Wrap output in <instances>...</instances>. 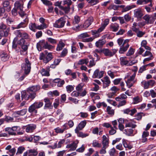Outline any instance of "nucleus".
I'll use <instances>...</instances> for the list:
<instances>
[{
	"label": "nucleus",
	"instance_id": "1",
	"mask_svg": "<svg viewBox=\"0 0 156 156\" xmlns=\"http://www.w3.org/2000/svg\"><path fill=\"white\" fill-rule=\"evenodd\" d=\"M21 67L23 70L24 71L25 73L27 75L30 72L31 69V63L27 58L24 60V62L21 65Z\"/></svg>",
	"mask_w": 156,
	"mask_h": 156
},
{
	"label": "nucleus",
	"instance_id": "2",
	"mask_svg": "<svg viewBox=\"0 0 156 156\" xmlns=\"http://www.w3.org/2000/svg\"><path fill=\"white\" fill-rule=\"evenodd\" d=\"M66 23L65 19L63 17H61L54 24V27L56 28H60L63 27Z\"/></svg>",
	"mask_w": 156,
	"mask_h": 156
},
{
	"label": "nucleus",
	"instance_id": "3",
	"mask_svg": "<svg viewBox=\"0 0 156 156\" xmlns=\"http://www.w3.org/2000/svg\"><path fill=\"white\" fill-rule=\"evenodd\" d=\"M18 44L20 45L22 50L27 51L29 43L26 42L23 39L21 38L18 42Z\"/></svg>",
	"mask_w": 156,
	"mask_h": 156
},
{
	"label": "nucleus",
	"instance_id": "4",
	"mask_svg": "<svg viewBox=\"0 0 156 156\" xmlns=\"http://www.w3.org/2000/svg\"><path fill=\"white\" fill-rule=\"evenodd\" d=\"M14 8L18 9V13L21 12H24L23 10V3L21 1H17L14 3Z\"/></svg>",
	"mask_w": 156,
	"mask_h": 156
},
{
	"label": "nucleus",
	"instance_id": "5",
	"mask_svg": "<svg viewBox=\"0 0 156 156\" xmlns=\"http://www.w3.org/2000/svg\"><path fill=\"white\" fill-rule=\"evenodd\" d=\"M143 19L145 20L146 24H151L154 23L155 20V18L153 16L148 15H145L143 17Z\"/></svg>",
	"mask_w": 156,
	"mask_h": 156
},
{
	"label": "nucleus",
	"instance_id": "6",
	"mask_svg": "<svg viewBox=\"0 0 156 156\" xmlns=\"http://www.w3.org/2000/svg\"><path fill=\"white\" fill-rule=\"evenodd\" d=\"M136 76V73H134L132 75L130 76L126 82L127 86L128 88L131 87L134 83V80Z\"/></svg>",
	"mask_w": 156,
	"mask_h": 156
},
{
	"label": "nucleus",
	"instance_id": "7",
	"mask_svg": "<svg viewBox=\"0 0 156 156\" xmlns=\"http://www.w3.org/2000/svg\"><path fill=\"white\" fill-rule=\"evenodd\" d=\"M134 17L137 19H141L144 15L143 11L140 8L136 9L134 11Z\"/></svg>",
	"mask_w": 156,
	"mask_h": 156
},
{
	"label": "nucleus",
	"instance_id": "8",
	"mask_svg": "<svg viewBox=\"0 0 156 156\" xmlns=\"http://www.w3.org/2000/svg\"><path fill=\"white\" fill-rule=\"evenodd\" d=\"M10 28L8 27L5 29L0 30V37H8L10 33Z\"/></svg>",
	"mask_w": 156,
	"mask_h": 156
},
{
	"label": "nucleus",
	"instance_id": "9",
	"mask_svg": "<svg viewBox=\"0 0 156 156\" xmlns=\"http://www.w3.org/2000/svg\"><path fill=\"white\" fill-rule=\"evenodd\" d=\"M87 93L86 90L85 89L83 90L81 93H79L77 91H74L71 93V95L75 97H78L79 95L83 97L86 95Z\"/></svg>",
	"mask_w": 156,
	"mask_h": 156
},
{
	"label": "nucleus",
	"instance_id": "10",
	"mask_svg": "<svg viewBox=\"0 0 156 156\" xmlns=\"http://www.w3.org/2000/svg\"><path fill=\"white\" fill-rule=\"evenodd\" d=\"M94 19L92 16H90L85 21L83 25V27L84 28H88L92 23Z\"/></svg>",
	"mask_w": 156,
	"mask_h": 156
},
{
	"label": "nucleus",
	"instance_id": "11",
	"mask_svg": "<svg viewBox=\"0 0 156 156\" xmlns=\"http://www.w3.org/2000/svg\"><path fill=\"white\" fill-rule=\"evenodd\" d=\"M104 71H101L99 72L98 69H97L94 71L93 77L94 78H101L103 76Z\"/></svg>",
	"mask_w": 156,
	"mask_h": 156
},
{
	"label": "nucleus",
	"instance_id": "12",
	"mask_svg": "<svg viewBox=\"0 0 156 156\" xmlns=\"http://www.w3.org/2000/svg\"><path fill=\"white\" fill-rule=\"evenodd\" d=\"M103 83V87L105 88L108 87L111 83L110 81L108 76L105 77L103 79H101Z\"/></svg>",
	"mask_w": 156,
	"mask_h": 156
},
{
	"label": "nucleus",
	"instance_id": "13",
	"mask_svg": "<svg viewBox=\"0 0 156 156\" xmlns=\"http://www.w3.org/2000/svg\"><path fill=\"white\" fill-rule=\"evenodd\" d=\"M86 124V121H81L78 125V126L75 129V133H78L79 130H81L85 126Z\"/></svg>",
	"mask_w": 156,
	"mask_h": 156
},
{
	"label": "nucleus",
	"instance_id": "14",
	"mask_svg": "<svg viewBox=\"0 0 156 156\" xmlns=\"http://www.w3.org/2000/svg\"><path fill=\"white\" fill-rule=\"evenodd\" d=\"M120 64L122 66H129V61L126 57H122L120 58Z\"/></svg>",
	"mask_w": 156,
	"mask_h": 156
},
{
	"label": "nucleus",
	"instance_id": "15",
	"mask_svg": "<svg viewBox=\"0 0 156 156\" xmlns=\"http://www.w3.org/2000/svg\"><path fill=\"white\" fill-rule=\"evenodd\" d=\"M26 131L27 133H31L36 129V125L34 124H30L26 126Z\"/></svg>",
	"mask_w": 156,
	"mask_h": 156
},
{
	"label": "nucleus",
	"instance_id": "16",
	"mask_svg": "<svg viewBox=\"0 0 156 156\" xmlns=\"http://www.w3.org/2000/svg\"><path fill=\"white\" fill-rule=\"evenodd\" d=\"M119 28V26L118 23H111L109 27L110 30L113 32L117 31Z\"/></svg>",
	"mask_w": 156,
	"mask_h": 156
},
{
	"label": "nucleus",
	"instance_id": "17",
	"mask_svg": "<svg viewBox=\"0 0 156 156\" xmlns=\"http://www.w3.org/2000/svg\"><path fill=\"white\" fill-rule=\"evenodd\" d=\"M125 127L126 128L128 127H131L132 128H134L136 126V125L135 124V122L133 121L129 122L127 120H126L125 121Z\"/></svg>",
	"mask_w": 156,
	"mask_h": 156
},
{
	"label": "nucleus",
	"instance_id": "18",
	"mask_svg": "<svg viewBox=\"0 0 156 156\" xmlns=\"http://www.w3.org/2000/svg\"><path fill=\"white\" fill-rule=\"evenodd\" d=\"M45 42L44 40L40 41L37 44V48L39 51H41L42 48L44 47Z\"/></svg>",
	"mask_w": 156,
	"mask_h": 156
},
{
	"label": "nucleus",
	"instance_id": "19",
	"mask_svg": "<svg viewBox=\"0 0 156 156\" xmlns=\"http://www.w3.org/2000/svg\"><path fill=\"white\" fill-rule=\"evenodd\" d=\"M122 112L124 114H128L133 115L136 112V110L135 108L132 110H130L129 108H127L123 110Z\"/></svg>",
	"mask_w": 156,
	"mask_h": 156
},
{
	"label": "nucleus",
	"instance_id": "20",
	"mask_svg": "<svg viewBox=\"0 0 156 156\" xmlns=\"http://www.w3.org/2000/svg\"><path fill=\"white\" fill-rule=\"evenodd\" d=\"M27 112V109L24 108L20 111H15L14 112V114L15 115L23 116L26 114Z\"/></svg>",
	"mask_w": 156,
	"mask_h": 156
},
{
	"label": "nucleus",
	"instance_id": "21",
	"mask_svg": "<svg viewBox=\"0 0 156 156\" xmlns=\"http://www.w3.org/2000/svg\"><path fill=\"white\" fill-rule=\"evenodd\" d=\"M64 115V113L60 109H58L55 112V116L59 120L62 119Z\"/></svg>",
	"mask_w": 156,
	"mask_h": 156
},
{
	"label": "nucleus",
	"instance_id": "22",
	"mask_svg": "<svg viewBox=\"0 0 156 156\" xmlns=\"http://www.w3.org/2000/svg\"><path fill=\"white\" fill-rule=\"evenodd\" d=\"M129 47V45L128 44H126L125 45H122L119 51V52L120 54H123L126 51Z\"/></svg>",
	"mask_w": 156,
	"mask_h": 156
},
{
	"label": "nucleus",
	"instance_id": "23",
	"mask_svg": "<svg viewBox=\"0 0 156 156\" xmlns=\"http://www.w3.org/2000/svg\"><path fill=\"white\" fill-rule=\"evenodd\" d=\"M106 41L104 39L99 40L96 41L95 44L97 48H101L105 43Z\"/></svg>",
	"mask_w": 156,
	"mask_h": 156
},
{
	"label": "nucleus",
	"instance_id": "24",
	"mask_svg": "<svg viewBox=\"0 0 156 156\" xmlns=\"http://www.w3.org/2000/svg\"><path fill=\"white\" fill-rule=\"evenodd\" d=\"M133 130L132 129H126L123 131V133L129 136H133Z\"/></svg>",
	"mask_w": 156,
	"mask_h": 156
},
{
	"label": "nucleus",
	"instance_id": "25",
	"mask_svg": "<svg viewBox=\"0 0 156 156\" xmlns=\"http://www.w3.org/2000/svg\"><path fill=\"white\" fill-rule=\"evenodd\" d=\"M19 15L22 18L25 19L23 22H24L26 24L28 23V15L27 14L25 13L24 12H22L19 13Z\"/></svg>",
	"mask_w": 156,
	"mask_h": 156
},
{
	"label": "nucleus",
	"instance_id": "26",
	"mask_svg": "<svg viewBox=\"0 0 156 156\" xmlns=\"http://www.w3.org/2000/svg\"><path fill=\"white\" fill-rule=\"evenodd\" d=\"M102 52L106 56H108L109 57L112 56V51L108 49H102Z\"/></svg>",
	"mask_w": 156,
	"mask_h": 156
},
{
	"label": "nucleus",
	"instance_id": "27",
	"mask_svg": "<svg viewBox=\"0 0 156 156\" xmlns=\"http://www.w3.org/2000/svg\"><path fill=\"white\" fill-rule=\"evenodd\" d=\"M40 89V87L39 85L34 86L28 88L27 89L35 93V92L39 90Z\"/></svg>",
	"mask_w": 156,
	"mask_h": 156
},
{
	"label": "nucleus",
	"instance_id": "28",
	"mask_svg": "<svg viewBox=\"0 0 156 156\" xmlns=\"http://www.w3.org/2000/svg\"><path fill=\"white\" fill-rule=\"evenodd\" d=\"M67 126L65 124L62 126V129H61L59 127H57L55 129V132L57 133H62L66 129Z\"/></svg>",
	"mask_w": 156,
	"mask_h": 156
},
{
	"label": "nucleus",
	"instance_id": "29",
	"mask_svg": "<svg viewBox=\"0 0 156 156\" xmlns=\"http://www.w3.org/2000/svg\"><path fill=\"white\" fill-rule=\"evenodd\" d=\"M21 97L22 100L23 99L26 100H28L29 99V97H28V95L27 90L26 91H23L21 92Z\"/></svg>",
	"mask_w": 156,
	"mask_h": 156
},
{
	"label": "nucleus",
	"instance_id": "30",
	"mask_svg": "<svg viewBox=\"0 0 156 156\" xmlns=\"http://www.w3.org/2000/svg\"><path fill=\"white\" fill-rule=\"evenodd\" d=\"M0 56L1 60L3 61H7L9 59V58L7 54L5 52L2 53L0 55Z\"/></svg>",
	"mask_w": 156,
	"mask_h": 156
},
{
	"label": "nucleus",
	"instance_id": "31",
	"mask_svg": "<svg viewBox=\"0 0 156 156\" xmlns=\"http://www.w3.org/2000/svg\"><path fill=\"white\" fill-rule=\"evenodd\" d=\"M37 154V151L34 149L29 150H28V156H36Z\"/></svg>",
	"mask_w": 156,
	"mask_h": 156
},
{
	"label": "nucleus",
	"instance_id": "32",
	"mask_svg": "<svg viewBox=\"0 0 156 156\" xmlns=\"http://www.w3.org/2000/svg\"><path fill=\"white\" fill-rule=\"evenodd\" d=\"M52 58V56L51 53H49L44 59V62L46 63H48L49 61H50Z\"/></svg>",
	"mask_w": 156,
	"mask_h": 156
},
{
	"label": "nucleus",
	"instance_id": "33",
	"mask_svg": "<svg viewBox=\"0 0 156 156\" xmlns=\"http://www.w3.org/2000/svg\"><path fill=\"white\" fill-rule=\"evenodd\" d=\"M48 70V68L46 69H42L41 71V73L42 76H49V74Z\"/></svg>",
	"mask_w": 156,
	"mask_h": 156
},
{
	"label": "nucleus",
	"instance_id": "34",
	"mask_svg": "<svg viewBox=\"0 0 156 156\" xmlns=\"http://www.w3.org/2000/svg\"><path fill=\"white\" fill-rule=\"evenodd\" d=\"M84 86V84L81 83L78 84L76 87V90L79 93H81V91L83 90V87Z\"/></svg>",
	"mask_w": 156,
	"mask_h": 156
},
{
	"label": "nucleus",
	"instance_id": "35",
	"mask_svg": "<svg viewBox=\"0 0 156 156\" xmlns=\"http://www.w3.org/2000/svg\"><path fill=\"white\" fill-rule=\"evenodd\" d=\"M27 90L28 92L29 99H31V100L34 99L35 97L36 93L33 92L28 89H27Z\"/></svg>",
	"mask_w": 156,
	"mask_h": 156
},
{
	"label": "nucleus",
	"instance_id": "36",
	"mask_svg": "<svg viewBox=\"0 0 156 156\" xmlns=\"http://www.w3.org/2000/svg\"><path fill=\"white\" fill-rule=\"evenodd\" d=\"M135 32L136 33V36L138 37H143L146 34L145 31H140L139 29Z\"/></svg>",
	"mask_w": 156,
	"mask_h": 156
},
{
	"label": "nucleus",
	"instance_id": "37",
	"mask_svg": "<svg viewBox=\"0 0 156 156\" xmlns=\"http://www.w3.org/2000/svg\"><path fill=\"white\" fill-rule=\"evenodd\" d=\"M78 143V142L76 141L74 142L73 143L71 144V148L69 150V151H71L75 150L77 147V144Z\"/></svg>",
	"mask_w": 156,
	"mask_h": 156
},
{
	"label": "nucleus",
	"instance_id": "38",
	"mask_svg": "<svg viewBox=\"0 0 156 156\" xmlns=\"http://www.w3.org/2000/svg\"><path fill=\"white\" fill-rule=\"evenodd\" d=\"M65 44L62 41H60L57 45L56 50L58 51H59L64 47Z\"/></svg>",
	"mask_w": 156,
	"mask_h": 156
},
{
	"label": "nucleus",
	"instance_id": "39",
	"mask_svg": "<svg viewBox=\"0 0 156 156\" xmlns=\"http://www.w3.org/2000/svg\"><path fill=\"white\" fill-rule=\"evenodd\" d=\"M139 25L138 23L136 22H134L133 24V25L131 27V29L134 32H135L139 30Z\"/></svg>",
	"mask_w": 156,
	"mask_h": 156
},
{
	"label": "nucleus",
	"instance_id": "40",
	"mask_svg": "<svg viewBox=\"0 0 156 156\" xmlns=\"http://www.w3.org/2000/svg\"><path fill=\"white\" fill-rule=\"evenodd\" d=\"M142 85H143L144 89H147L150 87V84L149 80L147 81H144L142 82Z\"/></svg>",
	"mask_w": 156,
	"mask_h": 156
},
{
	"label": "nucleus",
	"instance_id": "41",
	"mask_svg": "<svg viewBox=\"0 0 156 156\" xmlns=\"http://www.w3.org/2000/svg\"><path fill=\"white\" fill-rule=\"evenodd\" d=\"M5 131L8 132V133L9 135H16V133L13 131L12 129V128L7 127L5 129Z\"/></svg>",
	"mask_w": 156,
	"mask_h": 156
},
{
	"label": "nucleus",
	"instance_id": "42",
	"mask_svg": "<svg viewBox=\"0 0 156 156\" xmlns=\"http://www.w3.org/2000/svg\"><path fill=\"white\" fill-rule=\"evenodd\" d=\"M133 100V103L134 104H137L140 102L142 101V98L138 96L134 98Z\"/></svg>",
	"mask_w": 156,
	"mask_h": 156
},
{
	"label": "nucleus",
	"instance_id": "43",
	"mask_svg": "<svg viewBox=\"0 0 156 156\" xmlns=\"http://www.w3.org/2000/svg\"><path fill=\"white\" fill-rule=\"evenodd\" d=\"M33 104L34 105L36 109H38L41 108L43 105V103L40 101L35 102Z\"/></svg>",
	"mask_w": 156,
	"mask_h": 156
},
{
	"label": "nucleus",
	"instance_id": "44",
	"mask_svg": "<svg viewBox=\"0 0 156 156\" xmlns=\"http://www.w3.org/2000/svg\"><path fill=\"white\" fill-rule=\"evenodd\" d=\"M106 111L109 115H113L114 114V110L112 109V108L109 106L107 107Z\"/></svg>",
	"mask_w": 156,
	"mask_h": 156
},
{
	"label": "nucleus",
	"instance_id": "45",
	"mask_svg": "<svg viewBox=\"0 0 156 156\" xmlns=\"http://www.w3.org/2000/svg\"><path fill=\"white\" fill-rule=\"evenodd\" d=\"M135 7V5H127L126 7L125 8L123 9L122 11V12H127L132 8H134Z\"/></svg>",
	"mask_w": 156,
	"mask_h": 156
},
{
	"label": "nucleus",
	"instance_id": "46",
	"mask_svg": "<svg viewBox=\"0 0 156 156\" xmlns=\"http://www.w3.org/2000/svg\"><path fill=\"white\" fill-rule=\"evenodd\" d=\"M89 62V60L87 58L83 59L80 60L78 64L79 65H82L84 64L87 65Z\"/></svg>",
	"mask_w": 156,
	"mask_h": 156
},
{
	"label": "nucleus",
	"instance_id": "47",
	"mask_svg": "<svg viewBox=\"0 0 156 156\" xmlns=\"http://www.w3.org/2000/svg\"><path fill=\"white\" fill-rule=\"evenodd\" d=\"M29 27L30 30L35 32V30L37 29V25L35 23H30L29 25Z\"/></svg>",
	"mask_w": 156,
	"mask_h": 156
},
{
	"label": "nucleus",
	"instance_id": "48",
	"mask_svg": "<svg viewBox=\"0 0 156 156\" xmlns=\"http://www.w3.org/2000/svg\"><path fill=\"white\" fill-rule=\"evenodd\" d=\"M54 48V46H52L51 45L49 44L48 42H45V45H44V48L48 49L49 50H51L53 49Z\"/></svg>",
	"mask_w": 156,
	"mask_h": 156
},
{
	"label": "nucleus",
	"instance_id": "49",
	"mask_svg": "<svg viewBox=\"0 0 156 156\" xmlns=\"http://www.w3.org/2000/svg\"><path fill=\"white\" fill-rule=\"evenodd\" d=\"M122 144L125 148H128L129 149H131L132 147L131 145L128 144L126 140L124 139L122 140Z\"/></svg>",
	"mask_w": 156,
	"mask_h": 156
},
{
	"label": "nucleus",
	"instance_id": "50",
	"mask_svg": "<svg viewBox=\"0 0 156 156\" xmlns=\"http://www.w3.org/2000/svg\"><path fill=\"white\" fill-rule=\"evenodd\" d=\"M36 108L33 104L31 105L29 108L28 111L30 113H32L34 111H35V112H37V111L35 110Z\"/></svg>",
	"mask_w": 156,
	"mask_h": 156
},
{
	"label": "nucleus",
	"instance_id": "51",
	"mask_svg": "<svg viewBox=\"0 0 156 156\" xmlns=\"http://www.w3.org/2000/svg\"><path fill=\"white\" fill-rule=\"evenodd\" d=\"M25 150V148L21 146L19 147L18 148L16 154L17 155L18 154H22Z\"/></svg>",
	"mask_w": 156,
	"mask_h": 156
},
{
	"label": "nucleus",
	"instance_id": "52",
	"mask_svg": "<svg viewBox=\"0 0 156 156\" xmlns=\"http://www.w3.org/2000/svg\"><path fill=\"white\" fill-rule=\"evenodd\" d=\"M47 25L45 23H42L40 25L37 26V29L38 30H43L47 27Z\"/></svg>",
	"mask_w": 156,
	"mask_h": 156
},
{
	"label": "nucleus",
	"instance_id": "53",
	"mask_svg": "<svg viewBox=\"0 0 156 156\" xmlns=\"http://www.w3.org/2000/svg\"><path fill=\"white\" fill-rule=\"evenodd\" d=\"M92 145L94 147H101V144L99 143L96 140H94L93 141Z\"/></svg>",
	"mask_w": 156,
	"mask_h": 156
},
{
	"label": "nucleus",
	"instance_id": "54",
	"mask_svg": "<svg viewBox=\"0 0 156 156\" xmlns=\"http://www.w3.org/2000/svg\"><path fill=\"white\" fill-rule=\"evenodd\" d=\"M62 2L63 3V5H65L67 4V6H70L73 3V2L71 0H63Z\"/></svg>",
	"mask_w": 156,
	"mask_h": 156
},
{
	"label": "nucleus",
	"instance_id": "55",
	"mask_svg": "<svg viewBox=\"0 0 156 156\" xmlns=\"http://www.w3.org/2000/svg\"><path fill=\"white\" fill-rule=\"evenodd\" d=\"M77 134L78 136L82 138L88 136V134L87 133H84L82 132H79V131L78 133H76Z\"/></svg>",
	"mask_w": 156,
	"mask_h": 156
},
{
	"label": "nucleus",
	"instance_id": "56",
	"mask_svg": "<svg viewBox=\"0 0 156 156\" xmlns=\"http://www.w3.org/2000/svg\"><path fill=\"white\" fill-rule=\"evenodd\" d=\"M68 53V50L66 48H64L61 53L60 57H63L65 56Z\"/></svg>",
	"mask_w": 156,
	"mask_h": 156
},
{
	"label": "nucleus",
	"instance_id": "57",
	"mask_svg": "<svg viewBox=\"0 0 156 156\" xmlns=\"http://www.w3.org/2000/svg\"><path fill=\"white\" fill-rule=\"evenodd\" d=\"M119 6L115 5H111L109 6L108 8V9L109 10L113 9L114 10H116L118 9Z\"/></svg>",
	"mask_w": 156,
	"mask_h": 156
},
{
	"label": "nucleus",
	"instance_id": "58",
	"mask_svg": "<svg viewBox=\"0 0 156 156\" xmlns=\"http://www.w3.org/2000/svg\"><path fill=\"white\" fill-rule=\"evenodd\" d=\"M142 56L144 57L149 56V57H154L152 53L147 51H146L145 53L142 55Z\"/></svg>",
	"mask_w": 156,
	"mask_h": 156
},
{
	"label": "nucleus",
	"instance_id": "59",
	"mask_svg": "<svg viewBox=\"0 0 156 156\" xmlns=\"http://www.w3.org/2000/svg\"><path fill=\"white\" fill-rule=\"evenodd\" d=\"M66 90L69 93H70L74 90V87L71 85H68L66 87Z\"/></svg>",
	"mask_w": 156,
	"mask_h": 156
},
{
	"label": "nucleus",
	"instance_id": "60",
	"mask_svg": "<svg viewBox=\"0 0 156 156\" xmlns=\"http://www.w3.org/2000/svg\"><path fill=\"white\" fill-rule=\"evenodd\" d=\"M61 9L64 10L66 13H68L70 11V8L69 6L64 7L63 6H61Z\"/></svg>",
	"mask_w": 156,
	"mask_h": 156
},
{
	"label": "nucleus",
	"instance_id": "61",
	"mask_svg": "<svg viewBox=\"0 0 156 156\" xmlns=\"http://www.w3.org/2000/svg\"><path fill=\"white\" fill-rule=\"evenodd\" d=\"M48 41L52 44H56L57 41L51 38H48L47 39Z\"/></svg>",
	"mask_w": 156,
	"mask_h": 156
},
{
	"label": "nucleus",
	"instance_id": "62",
	"mask_svg": "<svg viewBox=\"0 0 156 156\" xmlns=\"http://www.w3.org/2000/svg\"><path fill=\"white\" fill-rule=\"evenodd\" d=\"M43 3L47 6H51L52 5V3L50 1L47 0H41Z\"/></svg>",
	"mask_w": 156,
	"mask_h": 156
},
{
	"label": "nucleus",
	"instance_id": "63",
	"mask_svg": "<svg viewBox=\"0 0 156 156\" xmlns=\"http://www.w3.org/2000/svg\"><path fill=\"white\" fill-rule=\"evenodd\" d=\"M26 25L24 22H22L20 23L16 27V29H19L21 28H23L26 27Z\"/></svg>",
	"mask_w": 156,
	"mask_h": 156
},
{
	"label": "nucleus",
	"instance_id": "64",
	"mask_svg": "<svg viewBox=\"0 0 156 156\" xmlns=\"http://www.w3.org/2000/svg\"><path fill=\"white\" fill-rule=\"evenodd\" d=\"M134 53V49L133 48H130L126 53V55L127 56H129L133 55Z\"/></svg>",
	"mask_w": 156,
	"mask_h": 156
}]
</instances>
